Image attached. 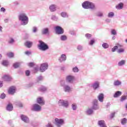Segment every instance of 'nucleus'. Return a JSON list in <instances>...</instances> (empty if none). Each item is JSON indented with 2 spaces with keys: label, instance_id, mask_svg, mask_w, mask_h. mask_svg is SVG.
<instances>
[{
  "label": "nucleus",
  "instance_id": "412c9836",
  "mask_svg": "<svg viewBox=\"0 0 127 127\" xmlns=\"http://www.w3.org/2000/svg\"><path fill=\"white\" fill-rule=\"evenodd\" d=\"M86 114L87 116H92L94 114V110L91 108H88L86 111Z\"/></svg>",
  "mask_w": 127,
  "mask_h": 127
},
{
  "label": "nucleus",
  "instance_id": "5fc2aeb1",
  "mask_svg": "<svg viewBox=\"0 0 127 127\" xmlns=\"http://www.w3.org/2000/svg\"><path fill=\"white\" fill-rule=\"evenodd\" d=\"M70 34H71V35H73V36H76V32H75L74 31H70L69 32Z\"/></svg>",
  "mask_w": 127,
  "mask_h": 127
},
{
  "label": "nucleus",
  "instance_id": "473e14b6",
  "mask_svg": "<svg viewBox=\"0 0 127 127\" xmlns=\"http://www.w3.org/2000/svg\"><path fill=\"white\" fill-rule=\"evenodd\" d=\"M60 39L62 41H65L67 40V36L65 35H62L60 37Z\"/></svg>",
  "mask_w": 127,
  "mask_h": 127
},
{
  "label": "nucleus",
  "instance_id": "4be33fe9",
  "mask_svg": "<svg viewBox=\"0 0 127 127\" xmlns=\"http://www.w3.org/2000/svg\"><path fill=\"white\" fill-rule=\"evenodd\" d=\"M42 34L46 35V34H49V28H45L42 29Z\"/></svg>",
  "mask_w": 127,
  "mask_h": 127
},
{
  "label": "nucleus",
  "instance_id": "09e8293b",
  "mask_svg": "<svg viewBox=\"0 0 127 127\" xmlns=\"http://www.w3.org/2000/svg\"><path fill=\"white\" fill-rule=\"evenodd\" d=\"M25 75L27 76H30V71L29 70H26L25 71Z\"/></svg>",
  "mask_w": 127,
  "mask_h": 127
},
{
  "label": "nucleus",
  "instance_id": "603ef678",
  "mask_svg": "<svg viewBox=\"0 0 127 127\" xmlns=\"http://www.w3.org/2000/svg\"><path fill=\"white\" fill-rule=\"evenodd\" d=\"M8 42L9 44H12L14 42V39H13V38H11Z\"/></svg>",
  "mask_w": 127,
  "mask_h": 127
},
{
  "label": "nucleus",
  "instance_id": "393cba45",
  "mask_svg": "<svg viewBox=\"0 0 127 127\" xmlns=\"http://www.w3.org/2000/svg\"><path fill=\"white\" fill-rule=\"evenodd\" d=\"M123 8H124V3L123 2H120L116 6V9L121 10L123 9Z\"/></svg>",
  "mask_w": 127,
  "mask_h": 127
},
{
  "label": "nucleus",
  "instance_id": "a211bd4d",
  "mask_svg": "<svg viewBox=\"0 0 127 127\" xmlns=\"http://www.w3.org/2000/svg\"><path fill=\"white\" fill-rule=\"evenodd\" d=\"M74 79H75V77L73 76L68 75L66 78V82H68V83H72V82L74 81Z\"/></svg>",
  "mask_w": 127,
  "mask_h": 127
},
{
  "label": "nucleus",
  "instance_id": "cd10ccee",
  "mask_svg": "<svg viewBox=\"0 0 127 127\" xmlns=\"http://www.w3.org/2000/svg\"><path fill=\"white\" fill-rule=\"evenodd\" d=\"M113 85L114 86H115L116 87L118 86H120L121 85H122V81L119 80H117L114 81Z\"/></svg>",
  "mask_w": 127,
  "mask_h": 127
},
{
  "label": "nucleus",
  "instance_id": "052dcab7",
  "mask_svg": "<svg viewBox=\"0 0 127 127\" xmlns=\"http://www.w3.org/2000/svg\"><path fill=\"white\" fill-rule=\"evenodd\" d=\"M116 114V113L114 112V113H112L111 115H110V118L111 119H113V118H114L115 117V115Z\"/></svg>",
  "mask_w": 127,
  "mask_h": 127
},
{
  "label": "nucleus",
  "instance_id": "bb28decb",
  "mask_svg": "<svg viewBox=\"0 0 127 127\" xmlns=\"http://www.w3.org/2000/svg\"><path fill=\"white\" fill-rule=\"evenodd\" d=\"M124 65H126V60H121L118 64L119 67H122V66H124Z\"/></svg>",
  "mask_w": 127,
  "mask_h": 127
},
{
  "label": "nucleus",
  "instance_id": "9b49d317",
  "mask_svg": "<svg viewBox=\"0 0 127 127\" xmlns=\"http://www.w3.org/2000/svg\"><path fill=\"white\" fill-rule=\"evenodd\" d=\"M20 118L21 121L24 123H25L26 124H28V123H29V118L28 117L26 116V115L22 114L20 115Z\"/></svg>",
  "mask_w": 127,
  "mask_h": 127
},
{
  "label": "nucleus",
  "instance_id": "dca6fc26",
  "mask_svg": "<svg viewBox=\"0 0 127 127\" xmlns=\"http://www.w3.org/2000/svg\"><path fill=\"white\" fill-rule=\"evenodd\" d=\"M66 59H67V56H66V55L64 54H63L61 55V57L59 58V61L61 63L64 61H66Z\"/></svg>",
  "mask_w": 127,
  "mask_h": 127
},
{
  "label": "nucleus",
  "instance_id": "9d476101",
  "mask_svg": "<svg viewBox=\"0 0 127 127\" xmlns=\"http://www.w3.org/2000/svg\"><path fill=\"white\" fill-rule=\"evenodd\" d=\"M16 92V87L15 86H10L8 90L9 95H14Z\"/></svg>",
  "mask_w": 127,
  "mask_h": 127
},
{
  "label": "nucleus",
  "instance_id": "c85d7f7f",
  "mask_svg": "<svg viewBox=\"0 0 127 127\" xmlns=\"http://www.w3.org/2000/svg\"><path fill=\"white\" fill-rule=\"evenodd\" d=\"M61 15L62 17H64V18H66L67 17H68L69 15H68V13L66 12H62L61 13Z\"/></svg>",
  "mask_w": 127,
  "mask_h": 127
},
{
  "label": "nucleus",
  "instance_id": "2eb2a0df",
  "mask_svg": "<svg viewBox=\"0 0 127 127\" xmlns=\"http://www.w3.org/2000/svg\"><path fill=\"white\" fill-rule=\"evenodd\" d=\"M116 46H115L111 50L112 52H116V51L118 50L119 48H122L123 47V45L120 44V43H117L116 44Z\"/></svg>",
  "mask_w": 127,
  "mask_h": 127
},
{
  "label": "nucleus",
  "instance_id": "5701e85b",
  "mask_svg": "<svg viewBox=\"0 0 127 127\" xmlns=\"http://www.w3.org/2000/svg\"><path fill=\"white\" fill-rule=\"evenodd\" d=\"M98 99L99 102L103 103L104 102V94L100 93L98 96Z\"/></svg>",
  "mask_w": 127,
  "mask_h": 127
},
{
  "label": "nucleus",
  "instance_id": "e2e57ef3",
  "mask_svg": "<svg viewBox=\"0 0 127 127\" xmlns=\"http://www.w3.org/2000/svg\"><path fill=\"white\" fill-rule=\"evenodd\" d=\"M25 54H26V55H30V54H31V52H29V51H26L25 53Z\"/></svg>",
  "mask_w": 127,
  "mask_h": 127
},
{
  "label": "nucleus",
  "instance_id": "c9c22d12",
  "mask_svg": "<svg viewBox=\"0 0 127 127\" xmlns=\"http://www.w3.org/2000/svg\"><path fill=\"white\" fill-rule=\"evenodd\" d=\"M19 65H20V63H15L13 64V67H14V68L15 69H16V68H18V67H19Z\"/></svg>",
  "mask_w": 127,
  "mask_h": 127
},
{
  "label": "nucleus",
  "instance_id": "a878e982",
  "mask_svg": "<svg viewBox=\"0 0 127 127\" xmlns=\"http://www.w3.org/2000/svg\"><path fill=\"white\" fill-rule=\"evenodd\" d=\"M122 96V92L120 91H116L114 94L113 97L114 98H119Z\"/></svg>",
  "mask_w": 127,
  "mask_h": 127
},
{
  "label": "nucleus",
  "instance_id": "f704fd0d",
  "mask_svg": "<svg viewBox=\"0 0 127 127\" xmlns=\"http://www.w3.org/2000/svg\"><path fill=\"white\" fill-rule=\"evenodd\" d=\"M51 19H52V20H54L55 21H57V20H58V16L55 15H52Z\"/></svg>",
  "mask_w": 127,
  "mask_h": 127
},
{
  "label": "nucleus",
  "instance_id": "774afa93",
  "mask_svg": "<svg viewBox=\"0 0 127 127\" xmlns=\"http://www.w3.org/2000/svg\"><path fill=\"white\" fill-rule=\"evenodd\" d=\"M18 73H19V74H22V73H23V71L21 70V69H20L18 71Z\"/></svg>",
  "mask_w": 127,
  "mask_h": 127
},
{
  "label": "nucleus",
  "instance_id": "39448f33",
  "mask_svg": "<svg viewBox=\"0 0 127 127\" xmlns=\"http://www.w3.org/2000/svg\"><path fill=\"white\" fill-rule=\"evenodd\" d=\"M59 106L67 108L69 107V102L67 100L61 99L59 101Z\"/></svg>",
  "mask_w": 127,
  "mask_h": 127
},
{
  "label": "nucleus",
  "instance_id": "ea45409f",
  "mask_svg": "<svg viewBox=\"0 0 127 127\" xmlns=\"http://www.w3.org/2000/svg\"><path fill=\"white\" fill-rule=\"evenodd\" d=\"M95 39H92L90 40V41L89 42V45L92 46V45H94V44L95 43Z\"/></svg>",
  "mask_w": 127,
  "mask_h": 127
},
{
  "label": "nucleus",
  "instance_id": "79ce46f5",
  "mask_svg": "<svg viewBox=\"0 0 127 127\" xmlns=\"http://www.w3.org/2000/svg\"><path fill=\"white\" fill-rule=\"evenodd\" d=\"M85 36L87 39H91V37H92V34L87 33L85 35Z\"/></svg>",
  "mask_w": 127,
  "mask_h": 127
},
{
  "label": "nucleus",
  "instance_id": "20e7f679",
  "mask_svg": "<svg viewBox=\"0 0 127 127\" xmlns=\"http://www.w3.org/2000/svg\"><path fill=\"white\" fill-rule=\"evenodd\" d=\"M92 106L91 108L93 111H97L99 110V103L98 102V99H94L92 102Z\"/></svg>",
  "mask_w": 127,
  "mask_h": 127
},
{
  "label": "nucleus",
  "instance_id": "37998d69",
  "mask_svg": "<svg viewBox=\"0 0 127 127\" xmlns=\"http://www.w3.org/2000/svg\"><path fill=\"white\" fill-rule=\"evenodd\" d=\"M77 49L78 51H82L83 50V46L79 45L77 47Z\"/></svg>",
  "mask_w": 127,
  "mask_h": 127
},
{
  "label": "nucleus",
  "instance_id": "13d9d810",
  "mask_svg": "<svg viewBox=\"0 0 127 127\" xmlns=\"http://www.w3.org/2000/svg\"><path fill=\"white\" fill-rule=\"evenodd\" d=\"M7 56H8V57H13V53H9L8 54H7Z\"/></svg>",
  "mask_w": 127,
  "mask_h": 127
},
{
  "label": "nucleus",
  "instance_id": "49530a36",
  "mask_svg": "<svg viewBox=\"0 0 127 127\" xmlns=\"http://www.w3.org/2000/svg\"><path fill=\"white\" fill-rule=\"evenodd\" d=\"M125 100H127V96H123L121 97L120 101L121 102H124V101H125Z\"/></svg>",
  "mask_w": 127,
  "mask_h": 127
},
{
  "label": "nucleus",
  "instance_id": "864d4df0",
  "mask_svg": "<svg viewBox=\"0 0 127 127\" xmlns=\"http://www.w3.org/2000/svg\"><path fill=\"white\" fill-rule=\"evenodd\" d=\"M103 15V12H99L97 14V16H98V17H102Z\"/></svg>",
  "mask_w": 127,
  "mask_h": 127
},
{
  "label": "nucleus",
  "instance_id": "a18cd8bd",
  "mask_svg": "<svg viewBox=\"0 0 127 127\" xmlns=\"http://www.w3.org/2000/svg\"><path fill=\"white\" fill-rule=\"evenodd\" d=\"M124 52H125V49L123 48H120L117 51L118 53H124Z\"/></svg>",
  "mask_w": 127,
  "mask_h": 127
},
{
  "label": "nucleus",
  "instance_id": "8fccbe9b",
  "mask_svg": "<svg viewBox=\"0 0 127 127\" xmlns=\"http://www.w3.org/2000/svg\"><path fill=\"white\" fill-rule=\"evenodd\" d=\"M5 97H6L5 94H4V93H2V94L0 95V99H5Z\"/></svg>",
  "mask_w": 127,
  "mask_h": 127
},
{
  "label": "nucleus",
  "instance_id": "72a5a7b5",
  "mask_svg": "<svg viewBox=\"0 0 127 127\" xmlns=\"http://www.w3.org/2000/svg\"><path fill=\"white\" fill-rule=\"evenodd\" d=\"M115 16V13L114 12H110L108 13V17H109L110 18H112Z\"/></svg>",
  "mask_w": 127,
  "mask_h": 127
},
{
  "label": "nucleus",
  "instance_id": "58836bf2",
  "mask_svg": "<svg viewBox=\"0 0 127 127\" xmlns=\"http://www.w3.org/2000/svg\"><path fill=\"white\" fill-rule=\"evenodd\" d=\"M71 108L73 111H76V110H77V104L75 103L72 104L71 105Z\"/></svg>",
  "mask_w": 127,
  "mask_h": 127
},
{
  "label": "nucleus",
  "instance_id": "bf43d9fd",
  "mask_svg": "<svg viewBox=\"0 0 127 127\" xmlns=\"http://www.w3.org/2000/svg\"><path fill=\"white\" fill-rule=\"evenodd\" d=\"M28 66H29V67H33L34 64L33 63H30L28 64Z\"/></svg>",
  "mask_w": 127,
  "mask_h": 127
},
{
  "label": "nucleus",
  "instance_id": "f257e3e1",
  "mask_svg": "<svg viewBox=\"0 0 127 127\" xmlns=\"http://www.w3.org/2000/svg\"><path fill=\"white\" fill-rule=\"evenodd\" d=\"M18 18L21 22V25H26L28 24V17L24 12H21L19 13Z\"/></svg>",
  "mask_w": 127,
  "mask_h": 127
},
{
  "label": "nucleus",
  "instance_id": "6e6d98bb",
  "mask_svg": "<svg viewBox=\"0 0 127 127\" xmlns=\"http://www.w3.org/2000/svg\"><path fill=\"white\" fill-rule=\"evenodd\" d=\"M37 30H38L37 27H33V33H35L37 32Z\"/></svg>",
  "mask_w": 127,
  "mask_h": 127
},
{
  "label": "nucleus",
  "instance_id": "f03ea898",
  "mask_svg": "<svg viewBox=\"0 0 127 127\" xmlns=\"http://www.w3.org/2000/svg\"><path fill=\"white\" fill-rule=\"evenodd\" d=\"M82 6L84 9H95L96 5L92 2L85 1L82 3Z\"/></svg>",
  "mask_w": 127,
  "mask_h": 127
},
{
  "label": "nucleus",
  "instance_id": "4c0bfd02",
  "mask_svg": "<svg viewBox=\"0 0 127 127\" xmlns=\"http://www.w3.org/2000/svg\"><path fill=\"white\" fill-rule=\"evenodd\" d=\"M72 71L74 72V73H77V72H79V68H78L77 66H75L72 68Z\"/></svg>",
  "mask_w": 127,
  "mask_h": 127
},
{
  "label": "nucleus",
  "instance_id": "6e6552de",
  "mask_svg": "<svg viewBox=\"0 0 127 127\" xmlns=\"http://www.w3.org/2000/svg\"><path fill=\"white\" fill-rule=\"evenodd\" d=\"M55 29L57 34H63L64 33V29L60 26H56Z\"/></svg>",
  "mask_w": 127,
  "mask_h": 127
},
{
  "label": "nucleus",
  "instance_id": "de8ad7c7",
  "mask_svg": "<svg viewBox=\"0 0 127 127\" xmlns=\"http://www.w3.org/2000/svg\"><path fill=\"white\" fill-rule=\"evenodd\" d=\"M39 70V67L36 66V67H34V73H36V72H38Z\"/></svg>",
  "mask_w": 127,
  "mask_h": 127
},
{
  "label": "nucleus",
  "instance_id": "4468645a",
  "mask_svg": "<svg viewBox=\"0 0 127 127\" xmlns=\"http://www.w3.org/2000/svg\"><path fill=\"white\" fill-rule=\"evenodd\" d=\"M49 9L51 12H54L57 10V5L55 4H51L49 6Z\"/></svg>",
  "mask_w": 127,
  "mask_h": 127
},
{
  "label": "nucleus",
  "instance_id": "b1692460",
  "mask_svg": "<svg viewBox=\"0 0 127 127\" xmlns=\"http://www.w3.org/2000/svg\"><path fill=\"white\" fill-rule=\"evenodd\" d=\"M64 92L69 93V92L71 91V87L69 86V85H64Z\"/></svg>",
  "mask_w": 127,
  "mask_h": 127
},
{
  "label": "nucleus",
  "instance_id": "f3484780",
  "mask_svg": "<svg viewBox=\"0 0 127 127\" xmlns=\"http://www.w3.org/2000/svg\"><path fill=\"white\" fill-rule=\"evenodd\" d=\"M98 126L100 127H107V124L104 120H99L97 123Z\"/></svg>",
  "mask_w": 127,
  "mask_h": 127
},
{
  "label": "nucleus",
  "instance_id": "aec40b11",
  "mask_svg": "<svg viewBox=\"0 0 127 127\" xmlns=\"http://www.w3.org/2000/svg\"><path fill=\"white\" fill-rule=\"evenodd\" d=\"M6 110L8 112H11L13 110V106H12V104L11 103H9L7 104Z\"/></svg>",
  "mask_w": 127,
  "mask_h": 127
},
{
  "label": "nucleus",
  "instance_id": "6ab92c4d",
  "mask_svg": "<svg viewBox=\"0 0 127 127\" xmlns=\"http://www.w3.org/2000/svg\"><path fill=\"white\" fill-rule=\"evenodd\" d=\"M2 78L3 79L4 81H6V82H10L11 80H12V78H11V76L8 75H4Z\"/></svg>",
  "mask_w": 127,
  "mask_h": 127
},
{
  "label": "nucleus",
  "instance_id": "680f3d73",
  "mask_svg": "<svg viewBox=\"0 0 127 127\" xmlns=\"http://www.w3.org/2000/svg\"><path fill=\"white\" fill-rule=\"evenodd\" d=\"M0 11H1L2 12H5V8H4L3 7H2L0 8Z\"/></svg>",
  "mask_w": 127,
  "mask_h": 127
},
{
  "label": "nucleus",
  "instance_id": "338daca9",
  "mask_svg": "<svg viewBox=\"0 0 127 127\" xmlns=\"http://www.w3.org/2000/svg\"><path fill=\"white\" fill-rule=\"evenodd\" d=\"M2 86H3L2 81H0V88H1Z\"/></svg>",
  "mask_w": 127,
  "mask_h": 127
},
{
  "label": "nucleus",
  "instance_id": "7c9ffc66",
  "mask_svg": "<svg viewBox=\"0 0 127 127\" xmlns=\"http://www.w3.org/2000/svg\"><path fill=\"white\" fill-rule=\"evenodd\" d=\"M15 105H16V106H18L19 108H22L23 107L22 103L20 101H16L15 102Z\"/></svg>",
  "mask_w": 127,
  "mask_h": 127
},
{
  "label": "nucleus",
  "instance_id": "2f4dec72",
  "mask_svg": "<svg viewBox=\"0 0 127 127\" xmlns=\"http://www.w3.org/2000/svg\"><path fill=\"white\" fill-rule=\"evenodd\" d=\"M1 64L2 66L7 67V66H8V62L7 61L4 60L2 62Z\"/></svg>",
  "mask_w": 127,
  "mask_h": 127
},
{
  "label": "nucleus",
  "instance_id": "e433bc0d",
  "mask_svg": "<svg viewBox=\"0 0 127 127\" xmlns=\"http://www.w3.org/2000/svg\"><path fill=\"white\" fill-rule=\"evenodd\" d=\"M47 90V88L44 86H42L39 88V91H40V92H45Z\"/></svg>",
  "mask_w": 127,
  "mask_h": 127
},
{
  "label": "nucleus",
  "instance_id": "3c124183",
  "mask_svg": "<svg viewBox=\"0 0 127 127\" xmlns=\"http://www.w3.org/2000/svg\"><path fill=\"white\" fill-rule=\"evenodd\" d=\"M111 34L113 35H117V31H116V30L113 29L111 30Z\"/></svg>",
  "mask_w": 127,
  "mask_h": 127
},
{
  "label": "nucleus",
  "instance_id": "0eeeda50",
  "mask_svg": "<svg viewBox=\"0 0 127 127\" xmlns=\"http://www.w3.org/2000/svg\"><path fill=\"white\" fill-rule=\"evenodd\" d=\"M47 69H48V63H44L41 64L40 66V71L41 72H45Z\"/></svg>",
  "mask_w": 127,
  "mask_h": 127
},
{
  "label": "nucleus",
  "instance_id": "1a4fd4ad",
  "mask_svg": "<svg viewBox=\"0 0 127 127\" xmlns=\"http://www.w3.org/2000/svg\"><path fill=\"white\" fill-rule=\"evenodd\" d=\"M32 111H34V112H40L41 111V106L38 104H35L33 105Z\"/></svg>",
  "mask_w": 127,
  "mask_h": 127
},
{
  "label": "nucleus",
  "instance_id": "423d86ee",
  "mask_svg": "<svg viewBox=\"0 0 127 127\" xmlns=\"http://www.w3.org/2000/svg\"><path fill=\"white\" fill-rule=\"evenodd\" d=\"M55 122H56V125L58 127H61V126L64 125L65 124V122L64 121V119H59L58 118H56L55 119Z\"/></svg>",
  "mask_w": 127,
  "mask_h": 127
},
{
  "label": "nucleus",
  "instance_id": "4d7b16f0",
  "mask_svg": "<svg viewBox=\"0 0 127 127\" xmlns=\"http://www.w3.org/2000/svg\"><path fill=\"white\" fill-rule=\"evenodd\" d=\"M43 79V77H42V76H40L37 77V81H42Z\"/></svg>",
  "mask_w": 127,
  "mask_h": 127
},
{
  "label": "nucleus",
  "instance_id": "f8f14e48",
  "mask_svg": "<svg viewBox=\"0 0 127 127\" xmlns=\"http://www.w3.org/2000/svg\"><path fill=\"white\" fill-rule=\"evenodd\" d=\"M91 87L94 90L99 89V88H100V82L98 81H95L92 84Z\"/></svg>",
  "mask_w": 127,
  "mask_h": 127
},
{
  "label": "nucleus",
  "instance_id": "0e129e2a",
  "mask_svg": "<svg viewBox=\"0 0 127 127\" xmlns=\"http://www.w3.org/2000/svg\"><path fill=\"white\" fill-rule=\"evenodd\" d=\"M105 21L108 23H110L111 22V19L107 18L105 20Z\"/></svg>",
  "mask_w": 127,
  "mask_h": 127
},
{
  "label": "nucleus",
  "instance_id": "c756f323",
  "mask_svg": "<svg viewBox=\"0 0 127 127\" xmlns=\"http://www.w3.org/2000/svg\"><path fill=\"white\" fill-rule=\"evenodd\" d=\"M25 45L28 48H30V47H31V46H32V42L27 41L25 43Z\"/></svg>",
  "mask_w": 127,
  "mask_h": 127
},
{
  "label": "nucleus",
  "instance_id": "7ed1b4c3",
  "mask_svg": "<svg viewBox=\"0 0 127 127\" xmlns=\"http://www.w3.org/2000/svg\"><path fill=\"white\" fill-rule=\"evenodd\" d=\"M39 45L38 46L40 50H41L42 51H46V50L49 49V46H48L46 43H44V42L40 40L39 41Z\"/></svg>",
  "mask_w": 127,
  "mask_h": 127
},
{
  "label": "nucleus",
  "instance_id": "69168bd1",
  "mask_svg": "<svg viewBox=\"0 0 127 127\" xmlns=\"http://www.w3.org/2000/svg\"><path fill=\"white\" fill-rule=\"evenodd\" d=\"M110 106H111V104L110 103V102L107 103L106 105L107 108H108V107H110Z\"/></svg>",
  "mask_w": 127,
  "mask_h": 127
},
{
  "label": "nucleus",
  "instance_id": "c03bdc74",
  "mask_svg": "<svg viewBox=\"0 0 127 127\" xmlns=\"http://www.w3.org/2000/svg\"><path fill=\"white\" fill-rule=\"evenodd\" d=\"M127 118H124L121 121L122 125H125V124H127Z\"/></svg>",
  "mask_w": 127,
  "mask_h": 127
},
{
  "label": "nucleus",
  "instance_id": "ddd939ff",
  "mask_svg": "<svg viewBox=\"0 0 127 127\" xmlns=\"http://www.w3.org/2000/svg\"><path fill=\"white\" fill-rule=\"evenodd\" d=\"M36 102L37 104H39V105H41L42 106H43L45 105V102H44V100H43V97H39L37 98Z\"/></svg>",
  "mask_w": 127,
  "mask_h": 127
},
{
  "label": "nucleus",
  "instance_id": "a19ab883",
  "mask_svg": "<svg viewBox=\"0 0 127 127\" xmlns=\"http://www.w3.org/2000/svg\"><path fill=\"white\" fill-rule=\"evenodd\" d=\"M102 47H103L104 49H107V48H109V45L107 43H104L102 44Z\"/></svg>",
  "mask_w": 127,
  "mask_h": 127
}]
</instances>
